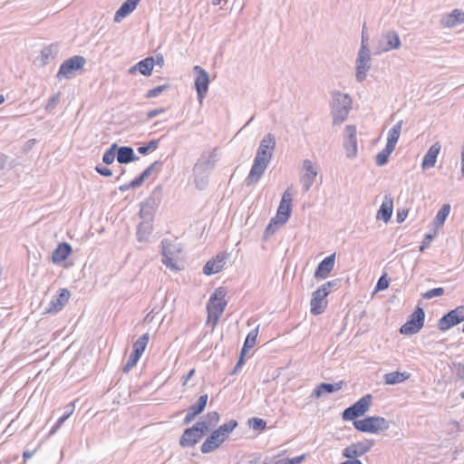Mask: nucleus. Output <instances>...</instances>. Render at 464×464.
Segmentation results:
<instances>
[{"label":"nucleus","instance_id":"f257e3e1","mask_svg":"<svg viewBox=\"0 0 464 464\" xmlns=\"http://www.w3.org/2000/svg\"><path fill=\"white\" fill-rule=\"evenodd\" d=\"M352 110V99L349 94L334 92L332 95L331 116L334 125H340L346 121Z\"/></svg>","mask_w":464,"mask_h":464},{"label":"nucleus","instance_id":"f03ea898","mask_svg":"<svg viewBox=\"0 0 464 464\" xmlns=\"http://www.w3.org/2000/svg\"><path fill=\"white\" fill-rule=\"evenodd\" d=\"M354 429L361 432L378 433L390 428L389 421L381 416H369L353 422Z\"/></svg>","mask_w":464,"mask_h":464},{"label":"nucleus","instance_id":"7ed1b4c3","mask_svg":"<svg viewBox=\"0 0 464 464\" xmlns=\"http://www.w3.org/2000/svg\"><path fill=\"white\" fill-rule=\"evenodd\" d=\"M401 46V42L398 33L394 30H388L381 34L374 54L379 55L392 50H398Z\"/></svg>","mask_w":464,"mask_h":464},{"label":"nucleus","instance_id":"20e7f679","mask_svg":"<svg viewBox=\"0 0 464 464\" xmlns=\"http://www.w3.org/2000/svg\"><path fill=\"white\" fill-rule=\"evenodd\" d=\"M372 397L371 394H367L362 397L355 403L346 408L342 413V419L347 420H357L358 417L362 416L370 408L372 404Z\"/></svg>","mask_w":464,"mask_h":464},{"label":"nucleus","instance_id":"39448f33","mask_svg":"<svg viewBox=\"0 0 464 464\" xmlns=\"http://www.w3.org/2000/svg\"><path fill=\"white\" fill-rule=\"evenodd\" d=\"M424 319V310L417 306L414 312L409 316L407 322L401 326L400 333L405 335H412L419 333L423 327Z\"/></svg>","mask_w":464,"mask_h":464},{"label":"nucleus","instance_id":"423d86ee","mask_svg":"<svg viewBox=\"0 0 464 464\" xmlns=\"http://www.w3.org/2000/svg\"><path fill=\"white\" fill-rule=\"evenodd\" d=\"M180 252L179 244L168 240L162 241V263L172 271L179 270L177 259Z\"/></svg>","mask_w":464,"mask_h":464},{"label":"nucleus","instance_id":"0eeeda50","mask_svg":"<svg viewBox=\"0 0 464 464\" xmlns=\"http://www.w3.org/2000/svg\"><path fill=\"white\" fill-rule=\"evenodd\" d=\"M85 63V58L81 55H74L65 60L61 64L59 71L56 74V78L62 80L70 79L73 77L75 75V72L84 66Z\"/></svg>","mask_w":464,"mask_h":464},{"label":"nucleus","instance_id":"6e6552de","mask_svg":"<svg viewBox=\"0 0 464 464\" xmlns=\"http://www.w3.org/2000/svg\"><path fill=\"white\" fill-rule=\"evenodd\" d=\"M276 138L272 133H267L261 140L255 159L269 163L276 149Z\"/></svg>","mask_w":464,"mask_h":464},{"label":"nucleus","instance_id":"1a4fd4ad","mask_svg":"<svg viewBox=\"0 0 464 464\" xmlns=\"http://www.w3.org/2000/svg\"><path fill=\"white\" fill-rule=\"evenodd\" d=\"M462 322H464V305L458 306L444 314L438 322V328L445 332Z\"/></svg>","mask_w":464,"mask_h":464},{"label":"nucleus","instance_id":"9d476101","mask_svg":"<svg viewBox=\"0 0 464 464\" xmlns=\"http://www.w3.org/2000/svg\"><path fill=\"white\" fill-rule=\"evenodd\" d=\"M218 149L215 148L211 151H204L196 162L193 171L195 174L200 175L206 171L215 168L218 161Z\"/></svg>","mask_w":464,"mask_h":464},{"label":"nucleus","instance_id":"9b49d317","mask_svg":"<svg viewBox=\"0 0 464 464\" xmlns=\"http://www.w3.org/2000/svg\"><path fill=\"white\" fill-rule=\"evenodd\" d=\"M194 72L196 73L195 78V88L198 94V99L201 103L205 99L209 85V75L206 70H204L199 65H196L194 68Z\"/></svg>","mask_w":464,"mask_h":464},{"label":"nucleus","instance_id":"f8f14e48","mask_svg":"<svg viewBox=\"0 0 464 464\" xmlns=\"http://www.w3.org/2000/svg\"><path fill=\"white\" fill-rule=\"evenodd\" d=\"M373 445V440H364L362 441L353 443L343 449V456L350 459H357L358 457H361L370 451Z\"/></svg>","mask_w":464,"mask_h":464},{"label":"nucleus","instance_id":"ddd939ff","mask_svg":"<svg viewBox=\"0 0 464 464\" xmlns=\"http://www.w3.org/2000/svg\"><path fill=\"white\" fill-rule=\"evenodd\" d=\"M356 72L355 78L358 82H362L366 79L367 72L371 69L370 52L359 51L355 61Z\"/></svg>","mask_w":464,"mask_h":464},{"label":"nucleus","instance_id":"4468645a","mask_svg":"<svg viewBox=\"0 0 464 464\" xmlns=\"http://www.w3.org/2000/svg\"><path fill=\"white\" fill-rule=\"evenodd\" d=\"M292 193L287 188L282 196L279 207L277 208L276 218L280 225H284L288 220L292 211Z\"/></svg>","mask_w":464,"mask_h":464},{"label":"nucleus","instance_id":"2eb2a0df","mask_svg":"<svg viewBox=\"0 0 464 464\" xmlns=\"http://www.w3.org/2000/svg\"><path fill=\"white\" fill-rule=\"evenodd\" d=\"M345 139L343 140V148L345 149L346 157L353 159L357 155V139L356 127L354 125H347L344 130Z\"/></svg>","mask_w":464,"mask_h":464},{"label":"nucleus","instance_id":"dca6fc26","mask_svg":"<svg viewBox=\"0 0 464 464\" xmlns=\"http://www.w3.org/2000/svg\"><path fill=\"white\" fill-rule=\"evenodd\" d=\"M268 164L269 163L254 159L251 169L244 181L245 185L246 187H251L258 183L266 169H267Z\"/></svg>","mask_w":464,"mask_h":464},{"label":"nucleus","instance_id":"f3484780","mask_svg":"<svg viewBox=\"0 0 464 464\" xmlns=\"http://www.w3.org/2000/svg\"><path fill=\"white\" fill-rule=\"evenodd\" d=\"M162 166V162L160 160H156L152 164H150L139 177L134 179L129 184H125L120 187V190L125 191L130 188H135L140 187L143 181L148 179L153 171H158L160 169Z\"/></svg>","mask_w":464,"mask_h":464},{"label":"nucleus","instance_id":"a211bd4d","mask_svg":"<svg viewBox=\"0 0 464 464\" xmlns=\"http://www.w3.org/2000/svg\"><path fill=\"white\" fill-rule=\"evenodd\" d=\"M70 298V292L66 288H62L57 295L53 296L49 305L45 308V313L53 314L61 311L67 304Z\"/></svg>","mask_w":464,"mask_h":464},{"label":"nucleus","instance_id":"6ab92c4d","mask_svg":"<svg viewBox=\"0 0 464 464\" xmlns=\"http://www.w3.org/2000/svg\"><path fill=\"white\" fill-rule=\"evenodd\" d=\"M303 168L305 170V173L301 177V182L304 190L307 192L314 182L315 177L317 176V170L310 160H304L303 161Z\"/></svg>","mask_w":464,"mask_h":464},{"label":"nucleus","instance_id":"aec40b11","mask_svg":"<svg viewBox=\"0 0 464 464\" xmlns=\"http://www.w3.org/2000/svg\"><path fill=\"white\" fill-rule=\"evenodd\" d=\"M327 296V293L324 292V289H317L313 293V296L310 302L311 305V313L314 315L321 314L324 313L326 307V302L324 301Z\"/></svg>","mask_w":464,"mask_h":464},{"label":"nucleus","instance_id":"412c9836","mask_svg":"<svg viewBox=\"0 0 464 464\" xmlns=\"http://www.w3.org/2000/svg\"><path fill=\"white\" fill-rule=\"evenodd\" d=\"M208 401V394L201 395L196 403L192 404L183 420V424H189L198 415H199L206 408Z\"/></svg>","mask_w":464,"mask_h":464},{"label":"nucleus","instance_id":"4be33fe9","mask_svg":"<svg viewBox=\"0 0 464 464\" xmlns=\"http://www.w3.org/2000/svg\"><path fill=\"white\" fill-rule=\"evenodd\" d=\"M227 262V255L220 253L208 260L203 267V273L207 276L214 275L222 270Z\"/></svg>","mask_w":464,"mask_h":464},{"label":"nucleus","instance_id":"5701e85b","mask_svg":"<svg viewBox=\"0 0 464 464\" xmlns=\"http://www.w3.org/2000/svg\"><path fill=\"white\" fill-rule=\"evenodd\" d=\"M335 264V254H332L324 258L317 266L314 277L324 279L333 271Z\"/></svg>","mask_w":464,"mask_h":464},{"label":"nucleus","instance_id":"b1692460","mask_svg":"<svg viewBox=\"0 0 464 464\" xmlns=\"http://www.w3.org/2000/svg\"><path fill=\"white\" fill-rule=\"evenodd\" d=\"M225 295L226 292L222 288H218L211 295L207 310L210 308V310L215 312L223 313L227 306V301L224 300Z\"/></svg>","mask_w":464,"mask_h":464},{"label":"nucleus","instance_id":"393cba45","mask_svg":"<svg viewBox=\"0 0 464 464\" xmlns=\"http://www.w3.org/2000/svg\"><path fill=\"white\" fill-rule=\"evenodd\" d=\"M225 441L216 430L206 439L200 447V450L203 454L210 453L218 449Z\"/></svg>","mask_w":464,"mask_h":464},{"label":"nucleus","instance_id":"a878e982","mask_svg":"<svg viewBox=\"0 0 464 464\" xmlns=\"http://www.w3.org/2000/svg\"><path fill=\"white\" fill-rule=\"evenodd\" d=\"M196 431L197 430L193 427L188 428L183 431L179 442L181 448L194 447L200 441L202 438Z\"/></svg>","mask_w":464,"mask_h":464},{"label":"nucleus","instance_id":"bb28decb","mask_svg":"<svg viewBox=\"0 0 464 464\" xmlns=\"http://www.w3.org/2000/svg\"><path fill=\"white\" fill-rule=\"evenodd\" d=\"M155 65V61L153 57L145 58L135 65L130 68V73H135L136 72H140L144 76H150L152 72L153 67Z\"/></svg>","mask_w":464,"mask_h":464},{"label":"nucleus","instance_id":"cd10ccee","mask_svg":"<svg viewBox=\"0 0 464 464\" xmlns=\"http://www.w3.org/2000/svg\"><path fill=\"white\" fill-rule=\"evenodd\" d=\"M140 0H125L114 15V22L120 23L124 17L132 13Z\"/></svg>","mask_w":464,"mask_h":464},{"label":"nucleus","instance_id":"c85d7f7f","mask_svg":"<svg viewBox=\"0 0 464 464\" xmlns=\"http://www.w3.org/2000/svg\"><path fill=\"white\" fill-rule=\"evenodd\" d=\"M393 211V199L390 195H386L384 197V200L382 204L381 205L378 212H377V218L382 219L385 223H387L392 215Z\"/></svg>","mask_w":464,"mask_h":464},{"label":"nucleus","instance_id":"c756f323","mask_svg":"<svg viewBox=\"0 0 464 464\" xmlns=\"http://www.w3.org/2000/svg\"><path fill=\"white\" fill-rule=\"evenodd\" d=\"M464 23V12L454 9L448 15L442 17L441 24L444 27L451 28Z\"/></svg>","mask_w":464,"mask_h":464},{"label":"nucleus","instance_id":"7c9ffc66","mask_svg":"<svg viewBox=\"0 0 464 464\" xmlns=\"http://www.w3.org/2000/svg\"><path fill=\"white\" fill-rule=\"evenodd\" d=\"M440 148L441 147L439 142H435L430 147L422 160V169H430L435 165Z\"/></svg>","mask_w":464,"mask_h":464},{"label":"nucleus","instance_id":"2f4dec72","mask_svg":"<svg viewBox=\"0 0 464 464\" xmlns=\"http://www.w3.org/2000/svg\"><path fill=\"white\" fill-rule=\"evenodd\" d=\"M72 253V246L66 242L60 243L52 254V260L54 264H59L67 259Z\"/></svg>","mask_w":464,"mask_h":464},{"label":"nucleus","instance_id":"473e14b6","mask_svg":"<svg viewBox=\"0 0 464 464\" xmlns=\"http://www.w3.org/2000/svg\"><path fill=\"white\" fill-rule=\"evenodd\" d=\"M139 158L135 155L131 147L122 146L117 149V161L121 164L130 163Z\"/></svg>","mask_w":464,"mask_h":464},{"label":"nucleus","instance_id":"72a5a7b5","mask_svg":"<svg viewBox=\"0 0 464 464\" xmlns=\"http://www.w3.org/2000/svg\"><path fill=\"white\" fill-rule=\"evenodd\" d=\"M409 377V373L396 371L384 374L383 380L386 384L394 385L404 382Z\"/></svg>","mask_w":464,"mask_h":464},{"label":"nucleus","instance_id":"f704fd0d","mask_svg":"<svg viewBox=\"0 0 464 464\" xmlns=\"http://www.w3.org/2000/svg\"><path fill=\"white\" fill-rule=\"evenodd\" d=\"M403 121H399L388 132L386 145L395 149L396 143L400 138Z\"/></svg>","mask_w":464,"mask_h":464},{"label":"nucleus","instance_id":"c9c22d12","mask_svg":"<svg viewBox=\"0 0 464 464\" xmlns=\"http://www.w3.org/2000/svg\"><path fill=\"white\" fill-rule=\"evenodd\" d=\"M57 53V46L54 44H51L49 46L44 47L41 51L40 54V60L42 63V65H45L49 63L51 61H53L55 58V55Z\"/></svg>","mask_w":464,"mask_h":464},{"label":"nucleus","instance_id":"e433bc0d","mask_svg":"<svg viewBox=\"0 0 464 464\" xmlns=\"http://www.w3.org/2000/svg\"><path fill=\"white\" fill-rule=\"evenodd\" d=\"M257 334H258V326L248 333V334L245 340L244 345L240 352L242 356H245L246 354V353L248 352V350L251 349L252 347H254V345L256 344V342Z\"/></svg>","mask_w":464,"mask_h":464},{"label":"nucleus","instance_id":"4c0bfd02","mask_svg":"<svg viewBox=\"0 0 464 464\" xmlns=\"http://www.w3.org/2000/svg\"><path fill=\"white\" fill-rule=\"evenodd\" d=\"M238 423L236 420H230L229 421L219 426L216 431L224 438L225 441L228 439L229 434L237 427Z\"/></svg>","mask_w":464,"mask_h":464},{"label":"nucleus","instance_id":"58836bf2","mask_svg":"<svg viewBox=\"0 0 464 464\" xmlns=\"http://www.w3.org/2000/svg\"><path fill=\"white\" fill-rule=\"evenodd\" d=\"M151 230L152 227L149 222H140L137 227V239L140 242L147 241Z\"/></svg>","mask_w":464,"mask_h":464},{"label":"nucleus","instance_id":"ea45409f","mask_svg":"<svg viewBox=\"0 0 464 464\" xmlns=\"http://www.w3.org/2000/svg\"><path fill=\"white\" fill-rule=\"evenodd\" d=\"M150 339V334L148 333L142 334L134 343H133V351L132 353L141 356Z\"/></svg>","mask_w":464,"mask_h":464},{"label":"nucleus","instance_id":"a19ab883","mask_svg":"<svg viewBox=\"0 0 464 464\" xmlns=\"http://www.w3.org/2000/svg\"><path fill=\"white\" fill-rule=\"evenodd\" d=\"M394 150L393 148L385 146V148L381 150L375 157V163L377 166H383L387 163L389 156Z\"/></svg>","mask_w":464,"mask_h":464},{"label":"nucleus","instance_id":"79ce46f5","mask_svg":"<svg viewBox=\"0 0 464 464\" xmlns=\"http://www.w3.org/2000/svg\"><path fill=\"white\" fill-rule=\"evenodd\" d=\"M117 149L118 145L116 143L111 145V147L104 152L102 156L103 163L106 165H111L113 163L115 158L117 159Z\"/></svg>","mask_w":464,"mask_h":464},{"label":"nucleus","instance_id":"37998d69","mask_svg":"<svg viewBox=\"0 0 464 464\" xmlns=\"http://www.w3.org/2000/svg\"><path fill=\"white\" fill-rule=\"evenodd\" d=\"M450 211V204H444L440 209L438 211L435 218L434 223L438 226L443 225L447 217L449 216Z\"/></svg>","mask_w":464,"mask_h":464},{"label":"nucleus","instance_id":"c03bdc74","mask_svg":"<svg viewBox=\"0 0 464 464\" xmlns=\"http://www.w3.org/2000/svg\"><path fill=\"white\" fill-rule=\"evenodd\" d=\"M451 372L454 380L461 381L464 380V364L461 362H452L450 365Z\"/></svg>","mask_w":464,"mask_h":464},{"label":"nucleus","instance_id":"a18cd8bd","mask_svg":"<svg viewBox=\"0 0 464 464\" xmlns=\"http://www.w3.org/2000/svg\"><path fill=\"white\" fill-rule=\"evenodd\" d=\"M343 387V382H335V383H320V389H322L324 393H333L341 390Z\"/></svg>","mask_w":464,"mask_h":464},{"label":"nucleus","instance_id":"49530a36","mask_svg":"<svg viewBox=\"0 0 464 464\" xmlns=\"http://www.w3.org/2000/svg\"><path fill=\"white\" fill-rule=\"evenodd\" d=\"M248 425L255 430H262L266 427V422L260 418H251L248 420Z\"/></svg>","mask_w":464,"mask_h":464},{"label":"nucleus","instance_id":"de8ad7c7","mask_svg":"<svg viewBox=\"0 0 464 464\" xmlns=\"http://www.w3.org/2000/svg\"><path fill=\"white\" fill-rule=\"evenodd\" d=\"M140 358V356H139L138 354H136L134 353H131L130 357L128 358L127 362L123 366V369H122L123 372H130L136 365V363L138 362Z\"/></svg>","mask_w":464,"mask_h":464},{"label":"nucleus","instance_id":"09e8293b","mask_svg":"<svg viewBox=\"0 0 464 464\" xmlns=\"http://www.w3.org/2000/svg\"><path fill=\"white\" fill-rule=\"evenodd\" d=\"M60 96H61V93L60 92H57L53 95H52L46 105H45V111H48V112H52V111L55 108V106L59 103L60 102Z\"/></svg>","mask_w":464,"mask_h":464},{"label":"nucleus","instance_id":"8fccbe9b","mask_svg":"<svg viewBox=\"0 0 464 464\" xmlns=\"http://www.w3.org/2000/svg\"><path fill=\"white\" fill-rule=\"evenodd\" d=\"M169 88V84L159 85V86L148 91V92L146 94V98H149V99L155 98Z\"/></svg>","mask_w":464,"mask_h":464},{"label":"nucleus","instance_id":"3c124183","mask_svg":"<svg viewBox=\"0 0 464 464\" xmlns=\"http://www.w3.org/2000/svg\"><path fill=\"white\" fill-rule=\"evenodd\" d=\"M159 145V140H150L146 146H140L138 148V152L140 154L145 155L148 153L150 150H156Z\"/></svg>","mask_w":464,"mask_h":464},{"label":"nucleus","instance_id":"603ef678","mask_svg":"<svg viewBox=\"0 0 464 464\" xmlns=\"http://www.w3.org/2000/svg\"><path fill=\"white\" fill-rule=\"evenodd\" d=\"M444 294V288L442 287H437L430 289L427 291L426 293L422 294V297L424 299H431L437 296H441Z\"/></svg>","mask_w":464,"mask_h":464},{"label":"nucleus","instance_id":"864d4df0","mask_svg":"<svg viewBox=\"0 0 464 464\" xmlns=\"http://www.w3.org/2000/svg\"><path fill=\"white\" fill-rule=\"evenodd\" d=\"M208 424L207 421H198L192 427L197 430V433L202 438L208 430Z\"/></svg>","mask_w":464,"mask_h":464},{"label":"nucleus","instance_id":"5fc2aeb1","mask_svg":"<svg viewBox=\"0 0 464 464\" xmlns=\"http://www.w3.org/2000/svg\"><path fill=\"white\" fill-rule=\"evenodd\" d=\"M72 414V411L64 413L63 416H61L55 424L52 427L50 430V434H53L63 424V422L69 418V416Z\"/></svg>","mask_w":464,"mask_h":464},{"label":"nucleus","instance_id":"6e6d98bb","mask_svg":"<svg viewBox=\"0 0 464 464\" xmlns=\"http://www.w3.org/2000/svg\"><path fill=\"white\" fill-rule=\"evenodd\" d=\"M278 224H280V223L278 222V219H277V218H276V219L272 218V219H271V221H270V223H269V224L267 225V227H266V230H265V237H268L272 236V235L275 233L276 228V227Z\"/></svg>","mask_w":464,"mask_h":464},{"label":"nucleus","instance_id":"4d7b16f0","mask_svg":"<svg viewBox=\"0 0 464 464\" xmlns=\"http://www.w3.org/2000/svg\"><path fill=\"white\" fill-rule=\"evenodd\" d=\"M389 287V281L388 279L386 278V276H382L377 284H376V286H375V289L376 291H382V290H385Z\"/></svg>","mask_w":464,"mask_h":464},{"label":"nucleus","instance_id":"13d9d810","mask_svg":"<svg viewBox=\"0 0 464 464\" xmlns=\"http://www.w3.org/2000/svg\"><path fill=\"white\" fill-rule=\"evenodd\" d=\"M339 282H340L339 279L328 281V282L324 283V285H322L319 287V289H324V292L327 293V295H328L330 294L332 288L337 286Z\"/></svg>","mask_w":464,"mask_h":464},{"label":"nucleus","instance_id":"bf43d9fd","mask_svg":"<svg viewBox=\"0 0 464 464\" xmlns=\"http://www.w3.org/2000/svg\"><path fill=\"white\" fill-rule=\"evenodd\" d=\"M367 42H368V35L365 31V24H364L362 26V42H361V47H360L359 51L370 52L368 49V46H367Z\"/></svg>","mask_w":464,"mask_h":464},{"label":"nucleus","instance_id":"052dcab7","mask_svg":"<svg viewBox=\"0 0 464 464\" xmlns=\"http://www.w3.org/2000/svg\"><path fill=\"white\" fill-rule=\"evenodd\" d=\"M207 418L209 426H216L219 420V414L217 411L208 412Z\"/></svg>","mask_w":464,"mask_h":464},{"label":"nucleus","instance_id":"680f3d73","mask_svg":"<svg viewBox=\"0 0 464 464\" xmlns=\"http://www.w3.org/2000/svg\"><path fill=\"white\" fill-rule=\"evenodd\" d=\"M195 184L196 187L199 189H204L208 185V180L205 177H199V175L195 174Z\"/></svg>","mask_w":464,"mask_h":464},{"label":"nucleus","instance_id":"e2e57ef3","mask_svg":"<svg viewBox=\"0 0 464 464\" xmlns=\"http://www.w3.org/2000/svg\"><path fill=\"white\" fill-rule=\"evenodd\" d=\"M447 430L450 434H452L454 432H457L459 430V424L456 420H450L447 423Z\"/></svg>","mask_w":464,"mask_h":464},{"label":"nucleus","instance_id":"0e129e2a","mask_svg":"<svg viewBox=\"0 0 464 464\" xmlns=\"http://www.w3.org/2000/svg\"><path fill=\"white\" fill-rule=\"evenodd\" d=\"M95 170L102 176L104 177H111L112 175V172L110 169L106 167H102L100 165L95 167Z\"/></svg>","mask_w":464,"mask_h":464},{"label":"nucleus","instance_id":"69168bd1","mask_svg":"<svg viewBox=\"0 0 464 464\" xmlns=\"http://www.w3.org/2000/svg\"><path fill=\"white\" fill-rule=\"evenodd\" d=\"M165 111H166V109L162 108V107L151 110V111H148L147 119L150 120V119H152V118H154V117H156V116L163 113V112H165Z\"/></svg>","mask_w":464,"mask_h":464},{"label":"nucleus","instance_id":"338daca9","mask_svg":"<svg viewBox=\"0 0 464 464\" xmlns=\"http://www.w3.org/2000/svg\"><path fill=\"white\" fill-rule=\"evenodd\" d=\"M208 320L213 319V324H216L219 320L220 316L223 313L215 312L213 310H208Z\"/></svg>","mask_w":464,"mask_h":464},{"label":"nucleus","instance_id":"774afa93","mask_svg":"<svg viewBox=\"0 0 464 464\" xmlns=\"http://www.w3.org/2000/svg\"><path fill=\"white\" fill-rule=\"evenodd\" d=\"M407 214H408V211H406L404 209L398 210L397 215H396L397 222L398 223L403 222L405 220V218H407Z\"/></svg>","mask_w":464,"mask_h":464}]
</instances>
